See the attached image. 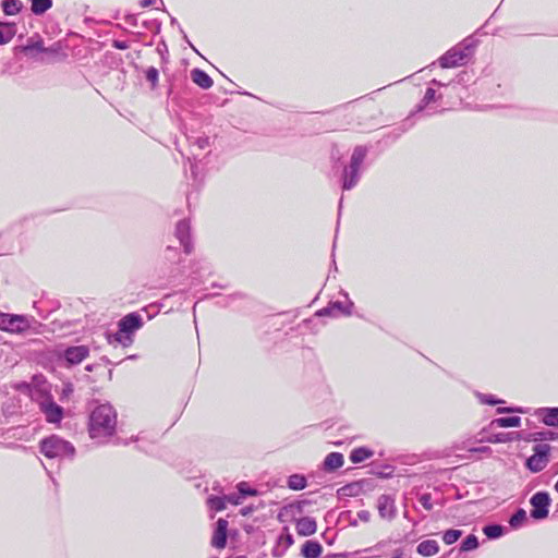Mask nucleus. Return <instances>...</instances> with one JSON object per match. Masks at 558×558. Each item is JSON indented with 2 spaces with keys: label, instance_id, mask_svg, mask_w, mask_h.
<instances>
[{
  "label": "nucleus",
  "instance_id": "obj_56",
  "mask_svg": "<svg viewBox=\"0 0 558 558\" xmlns=\"http://www.w3.org/2000/svg\"><path fill=\"white\" fill-rule=\"evenodd\" d=\"M257 509V507H255L254 505L250 504V505H246L244 507H242L239 511V513L242 515V517H248L251 515L253 512H255Z\"/></svg>",
  "mask_w": 558,
  "mask_h": 558
},
{
  "label": "nucleus",
  "instance_id": "obj_55",
  "mask_svg": "<svg viewBox=\"0 0 558 558\" xmlns=\"http://www.w3.org/2000/svg\"><path fill=\"white\" fill-rule=\"evenodd\" d=\"M111 46L118 50H126L130 48L129 41L120 39H113Z\"/></svg>",
  "mask_w": 558,
  "mask_h": 558
},
{
  "label": "nucleus",
  "instance_id": "obj_28",
  "mask_svg": "<svg viewBox=\"0 0 558 558\" xmlns=\"http://www.w3.org/2000/svg\"><path fill=\"white\" fill-rule=\"evenodd\" d=\"M312 504H314V501H313V500H310V499H306V498L298 499V500H294V501H292V502H289V504H287V505H284V506L282 507V509H281V511L279 512V514H278V517H277V518H278V520H279V521H281V522H282V521H283V519H282V513H283V511L288 512V511H290V510H294L296 513H300V514H301V513H303V511H304L305 507H306V506H310V505H312Z\"/></svg>",
  "mask_w": 558,
  "mask_h": 558
},
{
  "label": "nucleus",
  "instance_id": "obj_14",
  "mask_svg": "<svg viewBox=\"0 0 558 558\" xmlns=\"http://www.w3.org/2000/svg\"><path fill=\"white\" fill-rule=\"evenodd\" d=\"M294 544V536L288 526H283L281 533L276 539V544L271 549V556L275 558L282 557L287 550Z\"/></svg>",
  "mask_w": 558,
  "mask_h": 558
},
{
  "label": "nucleus",
  "instance_id": "obj_48",
  "mask_svg": "<svg viewBox=\"0 0 558 558\" xmlns=\"http://www.w3.org/2000/svg\"><path fill=\"white\" fill-rule=\"evenodd\" d=\"M514 434L519 435L518 438L514 439V441H519V440H523V441H526V442H536V438H533V436L535 437L536 435V432H514Z\"/></svg>",
  "mask_w": 558,
  "mask_h": 558
},
{
  "label": "nucleus",
  "instance_id": "obj_20",
  "mask_svg": "<svg viewBox=\"0 0 558 558\" xmlns=\"http://www.w3.org/2000/svg\"><path fill=\"white\" fill-rule=\"evenodd\" d=\"M17 33V24L13 21L0 19V45L9 44Z\"/></svg>",
  "mask_w": 558,
  "mask_h": 558
},
{
  "label": "nucleus",
  "instance_id": "obj_47",
  "mask_svg": "<svg viewBox=\"0 0 558 558\" xmlns=\"http://www.w3.org/2000/svg\"><path fill=\"white\" fill-rule=\"evenodd\" d=\"M362 494L371 492L375 488V482L373 478H361L356 480Z\"/></svg>",
  "mask_w": 558,
  "mask_h": 558
},
{
  "label": "nucleus",
  "instance_id": "obj_37",
  "mask_svg": "<svg viewBox=\"0 0 558 558\" xmlns=\"http://www.w3.org/2000/svg\"><path fill=\"white\" fill-rule=\"evenodd\" d=\"M463 535V531L459 529H448L441 533V539L446 545H452L457 543Z\"/></svg>",
  "mask_w": 558,
  "mask_h": 558
},
{
  "label": "nucleus",
  "instance_id": "obj_25",
  "mask_svg": "<svg viewBox=\"0 0 558 558\" xmlns=\"http://www.w3.org/2000/svg\"><path fill=\"white\" fill-rule=\"evenodd\" d=\"M508 532V527L500 523H487L483 526V533L487 539H498L505 536Z\"/></svg>",
  "mask_w": 558,
  "mask_h": 558
},
{
  "label": "nucleus",
  "instance_id": "obj_1",
  "mask_svg": "<svg viewBox=\"0 0 558 558\" xmlns=\"http://www.w3.org/2000/svg\"><path fill=\"white\" fill-rule=\"evenodd\" d=\"M90 410L87 421V430L92 439L110 438L117 433V411L109 402L100 403Z\"/></svg>",
  "mask_w": 558,
  "mask_h": 558
},
{
  "label": "nucleus",
  "instance_id": "obj_17",
  "mask_svg": "<svg viewBox=\"0 0 558 558\" xmlns=\"http://www.w3.org/2000/svg\"><path fill=\"white\" fill-rule=\"evenodd\" d=\"M534 415L546 426L558 428V407H543L535 410Z\"/></svg>",
  "mask_w": 558,
  "mask_h": 558
},
{
  "label": "nucleus",
  "instance_id": "obj_59",
  "mask_svg": "<svg viewBox=\"0 0 558 558\" xmlns=\"http://www.w3.org/2000/svg\"><path fill=\"white\" fill-rule=\"evenodd\" d=\"M124 21H125V23H128L131 26H137V24H138L137 15L133 14V13H126L124 15Z\"/></svg>",
  "mask_w": 558,
  "mask_h": 558
},
{
  "label": "nucleus",
  "instance_id": "obj_35",
  "mask_svg": "<svg viewBox=\"0 0 558 558\" xmlns=\"http://www.w3.org/2000/svg\"><path fill=\"white\" fill-rule=\"evenodd\" d=\"M362 495L357 481L347 483L337 489L338 497H357Z\"/></svg>",
  "mask_w": 558,
  "mask_h": 558
},
{
  "label": "nucleus",
  "instance_id": "obj_13",
  "mask_svg": "<svg viewBox=\"0 0 558 558\" xmlns=\"http://www.w3.org/2000/svg\"><path fill=\"white\" fill-rule=\"evenodd\" d=\"M228 527L229 523L226 519L219 518L215 523V529L211 535L210 545L217 549L226 548L228 544Z\"/></svg>",
  "mask_w": 558,
  "mask_h": 558
},
{
  "label": "nucleus",
  "instance_id": "obj_27",
  "mask_svg": "<svg viewBox=\"0 0 558 558\" xmlns=\"http://www.w3.org/2000/svg\"><path fill=\"white\" fill-rule=\"evenodd\" d=\"M0 8L5 16H14L23 11L24 4L21 0H1Z\"/></svg>",
  "mask_w": 558,
  "mask_h": 558
},
{
  "label": "nucleus",
  "instance_id": "obj_38",
  "mask_svg": "<svg viewBox=\"0 0 558 558\" xmlns=\"http://www.w3.org/2000/svg\"><path fill=\"white\" fill-rule=\"evenodd\" d=\"M144 77L149 83L150 89L155 90L159 83V70L155 66H148L144 70Z\"/></svg>",
  "mask_w": 558,
  "mask_h": 558
},
{
  "label": "nucleus",
  "instance_id": "obj_50",
  "mask_svg": "<svg viewBox=\"0 0 558 558\" xmlns=\"http://www.w3.org/2000/svg\"><path fill=\"white\" fill-rule=\"evenodd\" d=\"M498 414H510V413H526V410L521 407H505L496 410Z\"/></svg>",
  "mask_w": 558,
  "mask_h": 558
},
{
  "label": "nucleus",
  "instance_id": "obj_6",
  "mask_svg": "<svg viewBox=\"0 0 558 558\" xmlns=\"http://www.w3.org/2000/svg\"><path fill=\"white\" fill-rule=\"evenodd\" d=\"M52 354L59 365L71 368L88 357L89 348L85 344L59 345L53 350Z\"/></svg>",
  "mask_w": 558,
  "mask_h": 558
},
{
  "label": "nucleus",
  "instance_id": "obj_30",
  "mask_svg": "<svg viewBox=\"0 0 558 558\" xmlns=\"http://www.w3.org/2000/svg\"><path fill=\"white\" fill-rule=\"evenodd\" d=\"M395 466L391 464H376L371 463L369 474L377 476L378 478L388 480L393 477Z\"/></svg>",
  "mask_w": 558,
  "mask_h": 558
},
{
  "label": "nucleus",
  "instance_id": "obj_62",
  "mask_svg": "<svg viewBox=\"0 0 558 558\" xmlns=\"http://www.w3.org/2000/svg\"><path fill=\"white\" fill-rule=\"evenodd\" d=\"M156 3V0H141L140 5L141 8H149Z\"/></svg>",
  "mask_w": 558,
  "mask_h": 558
},
{
  "label": "nucleus",
  "instance_id": "obj_63",
  "mask_svg": "<svg viewBox=\"0 0 558 558\" xmlns=\"http://www.w3.org/2000/svg\"><path fill=\"white\" fill-rule=\"evenodd\" d=\"M243 530L246 534H253L256 530V527L252 524H244Z\"/></svg>",
  "mask_w": 558,
  "mask_h": 558
},
{
  "label": "nucleus",
  "instance_id": "obj_43",
  "mask_svg": "<svg viewBox=\"0 0 558 558\" xmlns=\"http://www.w3.org/2000/svg\"><path fill=\"white\" fill-rule=\"evenodd\" d=\"M161 25H162L161 21H159L157 19L144 20L142 22V27L147 31H150L155 35H157L161 32Z\"/></svg>",
  "mask_w": 558,
  "mask_h": 558
},
{
  "label": "nucleus",
  "instance_id": "obj_10",
  "mask_svg": "<svg viewBox=\"0 0 558 558\" xmlns=\"http://www.w3.org/2000/svg\"><path fill=\"white\" fill-rule=\"evenodd\" d=\"M530 518L534 521H543L548 518L551 506V497L547 490H538L530 498Z\"/></svg>",
  "mask_w": 558,
  "mask_h": 558
},
{
  "label": "nucleus",
  "instance_id": "obj_54",
  "mask_svg": "<svg viewBox=\"0 0 558 558\" xmlns=\"http://www.w3.org/2000/svg\"><path fill=\"white\" fill-rule=\"evenodd\" d=\"M423 98L425 99V101H429L430 104H433L437 99V93L433 87H427Z\"/></svg>",
  "mask_w": 558,
  "mask_h": 558
},
{
  "label": "nucleus",
  "instance_id": "obj_7",
  "mask_svg": "<svg viewBox=\"0 0 558 558\" xmlns=\"http://www.w3.org/2000/svg\"><path fill=\"white\" fill-rule=\"evenodd\" d=\"M33 323H37L33 316L25 314L4 313L0 311L1 331L13 335H23L32 328Z\"/></svg>",
  "mask_w": 558,
  "mask_h": 558
},
{
  "label": "nucleus",
  "instance_id": "obj_24",
  "mask_svg": "<svg viewBox=\"0 0 558 558\" xmlns=\"http://www.w3.org/2000/svg\"><path fill=\"white\" fill-rule=\"evenodd\" d=\"M521 417L518 415L499 416L492 420L489 426L499 428L520 427Z\"/></svg>",
  "mask_w": 558,
  "mask_h": 558
},
{
  "label": "nucleus",
  "instance_id": "obj_42",
  "mask_svg": "<svg viewBox=\"0 0 558 558\" xmlns=\"http://www.w3.org/2000/svg\"><path fill=\"white\" fill-rule=\"evenodd\" d=\"M187 162L190 163L191 177L194 180V182L202 180V173L197 165L196 155H193V157H187Z\"/></svg>",
  "mask_w": 558,
  "mask_h": 558
},
{
  "label": "nucleus",
  "instance_id": "obj_39",
  "mask_svg": "<svg viewBox=\"0 0 558 558\" xmlns=\"http://www.w3.org/2000/svg\"><path fill=\"white\" fill-rule=\"evenodd\" d=\"M236 490L240 492V496H242L243 499L248 497H255L259 495L258 489L252 487L247 482L241 481L235 486Z\"/></svg>",
  "mask_w": 558,
  "mask_h": 558
},
{
  "label": "nucleus",
  "instance_id": "obj_52",
  "mask_svg": "<svg viewBox=\"0 0 558 558\" xmlns=\"http://www.w3.org/2000/svg\"><path fill=\"white\" fill-rule=\"evenodd\" d=\"M157 52L160 54L162 62H168V47L165 40H161L157 46Z\"/></svg>",
  "mask_w": 558,
  "mask_h": 558
},
{
  "label": "nucleus",
  "instance_id": "obj_31",
  "mask_svg": "<svg viewBox=\"0 0 558 558\" xmlns=\"http://www.w3.org/2000/svg\"><path fill=\"white\" fill-rule=\"evenodd\" d=\"M526 522H527L526 511L521 507L517 508L508 520L509 526L512 530L521 529L522 526L525 525Z\"/></svg>",
  "mask_w": 558,
  "mask_h": 558
},
{
  "label": "nucleus",
  "instance_id": "obj_64",
  "mask_svg": "<svg viewBox=\"0 0 558 558\" xmlns=\"http://www.w3.org/2000/svg\"><path fill=\"white\" fill-rule=\"evenodd\" d=\"M429 84L434 85V86H438V87L447 86L448 85L446 83H442L441 81H438L437 78H433Z\"/></svg>",
  "mask_w": 558,
  "mask_h": 558
},
{
  "label": "nucleus",
  "instance_id": "obj_32",
  "mask_svg": "<svg viewBox=\"0 0 558 558\" xmlns=\"http://www.w3.org/2000/svg\"><path fill=\"white\" fill-rule=\"evenodd\" d=\"M31 4V12L35 16H43L46 14L53 5V0H27Z\"/></svg>",
  "mask_w": 558,
  "mask_h": 558
},
{
  "label": "nucleus",
  "instance_id": "obj_60",
  "mask_svg": "<svg viewBox=\"0 0 558 558\" xmlns=\"http://www.w3.org/2000/svg\"><path fill=\"white\" fill-rule=\"evenodd\" d=\"M357 518L359 520H361L362 522H368L369 519H371V513L367 511V510H360L357 512Z\"/></svg>",
  "mask_w": 558,
  "mask_h": 558
},
{
  "label": "nucleus",
  "instance_id": "obj_16",
  "mask_svg": "<svg viewBox=\"0 0 558 558\" xmlns=\"http://www.w3.org/2000/svg\"><path fill=\"white\" fill-rule=\"evenodd\" d=\"M45 50L44 39L37 33L28 37L24 45L14 48L15 53L23 52L25 54L44 53Z\"/></svg>",
  "mask_w": 558,
  "mask_h": 558
},
{
  "label": "nucleus",
  "instance_id": "obj_46",
  "mask_svg": "<svg viewBox=\"0 0 558 558\" xmlns=\"http://www.w3.org/2000/svg\"><path fill=\"white\" fill-rule=\"evenodd\" d=\"M74 392V386L70 380L63 383L62 391L60 393V401L64 402Z\"/></svg>",
  "mask_w": 558,
  "mask_h": 558
},
{
  "label": "nucleus",
  "instance_id": "obj_51",
  "mask_svg": "<svg viewBox=\"0 0 558 558\" xmlns=\"http://www.w3.org/2000/svg\"><path fill=\"white\" fill-rule=\"evenodd\" d=\"M226 498H227V504H231L233 506H239L243 502V498L242 496H240V492L236 490L235 493H231V494H228L226 495Z\"/></svg>",
  "mask_w": 558,
  "mask_h": 558
},
{
  "label": "nucleus",
  "instance_id": "obj_19",
  "mask_svg": "<svg viewBox=\"0 0 558 558\" xmlns=\"http://www.w3.org/2000/svg\"><path fill=\"white\" fill-rule=\"evenodd\" d=\"M344 464V457L341 452L333 451L328 453L322 462L320 469L326 473H335Z\"/></svg>",
  "mask_w": 558,
  "mask_h": 558
},
{
  "label": "nucleus",
  "instance_id": "obj_58",
  "mask_svg": "<svg viewBox=\"0 0 558 558\" xmlns=\"http://www.w3.org/2000/svg\"><path fill=\"white\" fill-rule=\"evenodd\" d=\"M179 32L181 33L182 39L184 40V43H186L195 53L199 54L198 50L191 43L190 38L187 37L186 33L184 32V29L181 26H179Z\"/></svg>",
  "mask_w": 558,
  "mask_h": 558
},
{
  "label": "nucleus",
  "instance_id": "obj_3",
  "mask_svg": "<svg viewBox=\"0 0 558 558\" xmlns=\"http://www.w3.org/2000/svg\"><path fill=\"white\" fill-rule=\"evenodd\" d=\"M368 148L365 145L354 147L350 161L342 169L339 185L342 192L354 189L362 175V165L367 156Z\"/></svg>",
  "mask_w": 558,
  "mask_h": 558
},
{
  "label": "nucleus",
  "instance_id": "obj_61",
  "mask_svg": "<svg viewBox=\"0 0 558 558\" xmlns=\"http://www.w3.org/2000/svg\"><path fill=\"white\" fill-rule=\"evenodd\" d=\"M350 555H351V553L343 551V553L327 554L324 558H348Z\"/></svg>",
  "mask_w": 558,
  "mask_h": 558
},
{
  "label": "nucleus",
  "instance_id": "obj_53",
  "mask_svg": "<svg viewBox=\"0 0 558 558\" xmlns=\"http://www.w3.org/2000/svg\"><path fill=\"white\" fill-rule=\"evenodd\" d=\"M194 144L198 149H206L210 146V140L208 136H201L195 140Z\"/></svg>",
  "mask_w": 558,
  "mask_h": 558
},
{
  "label": "nucleus",
  "instance_id": "obj_29",
  "mask_svg": "<svg viewBox=\"0 0 558 558\" xmlns=\"http://www.w3.org/2000/svg\"><path fill=\"white\" fill-rule=\"evenodd\" d=\"M308 481L304 474L293 473L287 477V487L291 490H303L307 487Z\"/></svg>",
  "mask_w": 558,
  "mask_h": 558
},
{
  "label": "nucleus",
  "instance_id": "obj_8",
  "mask_svg": "<svg viewBox=\"0 0 558 558\" xmlns=\"http://www.w3.org/2000/svg\"><path fill=\"white\" fill-rule=\"evenodd\" d=\"M340 294L347 300L345 302L336 300L329 301L326 306L317 310L314 314L315 317H331L336 318L339 316H351L354 308V302L349 298V293L344 290H340Z\"/></svg>",
  "mask_w": 558,
  "mask_h": 558
},
{
  "label": "nucleus",
  "instance_id": "obj_22",
  "mask_svg": "<svg viewBox=\"0 0 558 558\" xmlns=\"http://www.w3.org/2000/svg\"><path fill=\"white\" fill-rule=\"evenodd\" d=\"M190 74L192 82L202 89H209L214 85V81L208 73L199 68L192 69Z\"/></svg>",
  "mask_w": 558,
  "mask_h": 558
},
{
  "label": "nucleus",
  "instance_id": "obj_23",
  "mask_svg": "<svg viewBox=\"0 0 558 558\" xmlns=\"http://www.w3.org/2000/svg\"><path fill=\"white\" fill-rule=\"evenodd\" d=\"M374 456V450L367 446L355 447L350 451L349 459L352 463L359 464Z\"/></svg>",
  "mask_w": 558,
  "mask_h": 558
},
{
  "label": "nucleus",
  "instance_id": "obj_11",
  "mask_svg": "<svg viewBox=\"0 0 558 558\" xmlns=\"http://www.w3.org/2000/svg\"><path fill=\"white\" fill-rule=\"evenodd\" d=\"M174 234L183 247L184 253L186 255L191 254L194 248V242L192 239V228L190 220L186 218L179 220L175 225Z\"/></svg>",
  "mask_w": 558,
  "mask_h": 558
},
{
  "label": "nucleus",
  "instance_id": "obj_18",
  "mask_svg": "<svg viewBox=\"0 0 558 558\" xmlns=\"http://www.w3.org/2000/svg\"><path fill=\"white\" fill-rule=\"evenodd\" d=\"M295 530L299 536H312L317 531V522L314 517L305 515L294 519Z\"/></svg>",
  "mask_w": 558,
  "mask_h": 558
},
{
  "label": "nucleus",
  "instance_id": "obj_5",
  "mask_svg": "<svg viewBox=\"0 0 558 558\" xmlns=\"http://www.w3.org/2000/svg\"><path fill=\"white\" fill-rule=\"evenodd\" d=\"M39 452L48 459H73L76 449L71 441L52 434L40 439Z\"/></svg>",
  "mask_w": 558,
  "mask_h": 558
},
{
  "label": "nucleus",
  "instance_id": "obj_15",
  "mask_svg": "<svg viewBox=\"0 0 558 558\" xmlns=\"http://www.w3.org/2000/svg\"><path fill=\"white\" fill-rule=\"evenodd\" d=\"M377 510L381 519L393 520L397 515L395 498L388 494L380 495L377 499Z\"/></svg>",
  "mask_w": 558,
  "mask_h": 558
},
{
  "label": "nucleus",
  "instance_id": "obj_21",
  "mask_svg": "<svg viewBox=\"0 0 558 558\" xmlns=\"http://www.w3.org/2000/svg\"><path fill=\"white\" fill-rule=\"evenodd\" d=\"M322 554L323 546L317 539L305 541L300 550L303 558H319Z\"/></svg>",
  "mask_w": 558,
  "mask_h": 558
},
{
  "label": "nucleus",
  "instance_id": "obj_26",
  "mask_svg": "<svg viewBox=\"0 0 558 558\" xmlns=\"http://www.w3.org/2000/svg\"><path fill=\"white\" fill-rule=\"evenodd\" d=\"M416 553L422 557H432L439 553V545L435 539H425L418 543Z\"/></svg>",
  "mask_w": 558,
  "mask_h": 558
},
{
  "label": "nucleus",
  "instance_id": "obj_34",
  "mask_svg": "<svg viewBox=\"0 0 558 558\" xmlns=\"http://www.w3.org/2000/svg\"><path fill=\"white\" fill-rule=\"evenodd\" d=\"M206 504L211 511H223L227 508L226 495L211 494L206 498Z\"/></svg>",
  "mask_w": 558,
  "mask_h": 558
},
{
  "label": "nucleus",
  "instance_id": "obj_9",
  "mask_svg": "<svg viewBox=\"0 0 558 558\" xmlns=\"http://www.w3.org/2000/svg\"><path fill=\"white\" fill-rule=\"evenodd\" d=\"M551 446L548 444H536L533 447V454L526 458L524 466L531 473L543 471L550 461Z\"/></svg>",
  "mask_w": 558,
  "mask_h": 558
},
{
  "label": "nucleus",
  "instance_id": "obj_36",
  "mask_svg": "<svg viewBox=\"0 0 558 558\" xmlns=\"http://www.w3.org/2000/svg\"><path fill=\"white\" fill-rule=\"evenodd\" d=\"M480 547V541L478 537L471 533L468 536H465L462 542L459 544V551L460 553H469L476 550Z\"/></svg>",
  "mask_w": 558,
  "mask_h": 558
},
{
  "label": "nucleus",
  "instance_id": "obj_44",
  "mask_svg": "<svg viewBox=\"0 0 558 558\" xmlns=\"http://www.w3.org/2000/svg\"><path fill=\"white\" fill-rule=\"evenodd\" d=\"M429 105H430L429 101H425V99L422 98L416 104L415 108L411 111V113L409 114V117L405 119L404 122H408L415 114L423 113L428 108Z\"/></svg>",
  "mask_w": 558,
  "mask_h": 558
},
{
  "label": "nucleus",
  "instance_id": "obj_12",
  "mask_svg": "<svg viewBox=\"0 0 558 558\" xmlns=\"http://www.w3.org/2000/svg\"><path fill=\"white\" fill-rule=\"evenodd\" d=\"M40 411L45 414L47 423L60 424L64 417V409L50 396L49 400L39 403Z\"/></svg>",
  "mask_w": 558,
  "mask_h": 558
},
{
  "label": "nucleus",
  "instance_id": "obj_40",
  "mask_svg": "<svg viewBox=\"0 0 558 558\" xmlns=\"http://www.w3.org/2000/svg\"><path fill=\"white\" fill-rule=\"evenodd\" d=\"M476 397L482 404L498 405L505 403V400L492 393L476 392Z\"/></svg>",
  "mask_w": 558,
  "mask_h": 558
},
{
  "label": "nucleus",
  "instance_id": "obj_2",
  "mask_svg": "<svg viewBox=\"0 0 558 558\" xmlns=\"http://www.w3.org/2000/svg\"><path fill=\"white\" fill-rule=\"evenodd\" d=\"M143 326L144 319L138 312L128 313L119 319L116 332L106 331L107 342L109 344L119 343L123 348H128L133 343L136 331Z\"/></svg>",
  "mask_w": 558,
  "mask_h": 558
},
{
  "label": "nucleus",
  "instance_id": "obj_49",
  "mask_svg": "<svg viewBox=\"0 0 558 558\" xmlns=\"http://www.w3.org/2000/svg\"><path fill=\"white\" fill-rule=\"evenodd\" d=\"M339 520H348L349 522V525L352 526V527H356L359 522H357V519L353 518L352 517V511L351 510H343L339 513Z\"/></svg>",
  "mask_w": 558,
  "mask_h": 558
},
{
  "label": "nucleus",
  "instance_id": "obj_45",
  "mask_svg": "<svg viewBox=\"0 0 558 558\" xmlns=\"http://www.w3.org/2000/svg\"><path fill=\"white\" fill-rule=\"evenodd\" d=\"M417 500L422 505V507L427 511H430L434 507L432 501V495L429 493H423L418 495Z\"/></svg>",
  "mask_w": 558,
  "mask_h": 558
},
{
  "label": "nucleus",
  "instance_id": "obj_57",
  "mask_svg": "<svg viewBox=\"0 0 558 558\" xmlns=\"http://www.w3.org/2000/svg\"><path fill=\"white\" fill-rule=\"evenodd\" d=\"M60 51H61V44L53 43L51 46L46 47V50L44 51V53L58 54Z\"/></svg>",
  "mask_w": 558,
  "mask_h": 558
},
{
  "label": "nucleus",
  "instance_id": "obj_33",
  "mask_svg": "<svg viewBox=\"0 0 558 558\" xmlns=\"http://www.w3.org/2000/svg\"><path fill=\"white\" fill-rule=\"evenodd\" d=\"M519 435L514 434V432H498V433H489L486 437V440L490 444H507L514 441Z\"/></svg>",
  "mask_w": 558,
  "mask_h": 558
},
{
  "label": "nucleus",
  "instance_id": "obj_41",
  "mask_svg": "<svg viewBox=\"0 0 558 558\" xmlns=\"http://www.w3.org/2000/svg\"><path fill=\"white\" fill-rule=\"evenodd\" d=\"M535 435L534 438H536V442L558 440V432L551 429L537 430Z\"/></svg>",
  "mask_w": 558,
  "mask_h": 558
},
{
  "label": "nucleus",
  "instance_id": "obj_4",
  "mask_svg": "<svg viewBox=\"0 0 558 558\" xmlns=\"http://www.w3.org/2000/svg\"><path fill=\"white\" fill-rule=\"evenodd\" d=\"M477 44L478 40L473 36L465 37L438 58L439 66L441 69H451L464 65L473 56Z\"/></svg>",
  "mask_w": 558,
  "mask_h": 558
}]
</instances>
